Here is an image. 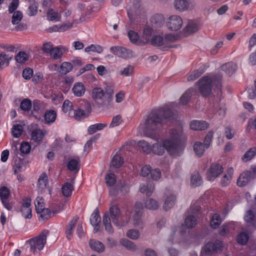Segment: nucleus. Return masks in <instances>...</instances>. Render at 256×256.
Returning <instances> with one entry per match:
<instances>
[{
    "instance_id": "43",
    "label": "nucleus",
    "mask_w": 256,
    "mask_h": 256,
    "mask_svg": "<svg viewBox=\"0 0 256 256\" xmlns=\"http://www.w3.org/2000/svg\"><path fill=\"white\" fill-rule=\"evenodd\" d=\"M154 30L150 26H146L144 27L143 30L142 38H144L146 42L150 40V38Z\"/></svg>"
},
{
    "instance_id": "27",
    "label": "nucleus",
    "mask_w": 256,
    "mask_h": 256,
    "mask_svg": "<svg viewBox=\"0 0 256 256\" xmlns=\"http://www.w3.org/2000/svg\"><path fill=\"white\" fill-rule=\"evenodd\" d=\"M74 94L76 96H81L84 94L86 88L82 82H76L72 89Z\"/></svg>"
},
{
    "instance_id": "46",
    "label": "nucleus",
    "mask_w": 256,
    "mask_h": 256,
    "mask_svg": "<svg viewBox=\"0 0 256 256\" xmlns=\"http://www.w3.org/2000/svg\"><path fill=\"white\" fill-rule=\"evenodd\" d=\"M13 14L12 18V22L13 24H18L22 18L23 14L20 10H17L12 12Z\"/></svg>"
},
{
    "instance_id": "61",
    "label": "nucleus",
    "mask_w": 256,
    "mask_h": 256,
    "mask_svg": "<svg viewBox=\"0 0 256 256\" xmlns=\"http://www.w3.org/2000/svg\"><path fill=\"white\" fill-rule=\"evenodd\" d=\"M122 122V116L120 115H116L112 118V121L109 126L110 128H114L119 126Z\"/></svg>"
},
{
    "instance_id": "42",
    "label": "nucleus",
    "mask_w": 256,
    "mask_h": 256,
    "mask_svg": "<svg viewBox=\"0 0 256 256\" xmlns=\"http://www.w3.org/2000/svg\"><path fill=\"white\" fill-rule=\"evenodd\" d=\"M138 145L145 153L150 154L152 151L151 146L148 142L144 140H140L138 143Z\"/></svg>"
},
{
    "instance_id": "33",
    "label": "nucleus",
    "mask_w": 256,
    "mask_h": 256,
    "mask_svg": "<svg viewBox=\"0 0 256 256\" xmlns=\"http://www.w3.org/2000/svg\"><path fill=\"white\" fill-rule=\"evenodd\" d=\"M194 92V90L193 88H190L186 91L180 98V103L182 105L186 104L190 100Z\"/></svg>"
},
{
    "instance_id": "49",
    "label": "nucleus",
    "mask_w": 256,
    "mask_h": 256,
    "mask_svg": "<svg viewBox=\"0 0 256 256\" xmlns=\"http://www.w3.org/2000/svg\"><path fill=\"white\" fill-rule=\"evenodd\" d=\"M100 217L98 210H95L94 212L92 214L90 222L92 225H96L100 224Z\"/></svg>"
},
{
    "instance_id": "9",
    "label": "nucleus",
    "mask_w": 256,
    "mask_h": 256,
    "mask_svg": "<svg viewBox=\"0 0 256 256\" xmlns=\"http://www.w3.org/2000/svg\"><path fill=\"white\" fill-rule=\"evenodd\" d=\"M223 172L222 166L218 164H212L206 174L207 179L209 181L214 180Z\"/></svg>"
},
{
    "instance_id": "34",
    "label": "nucleus",
    "mask_w": 256,
    "mask_h": 256,
    "mask_svg": "<svg viewBox=\"0 0 256 256\" xmlns=\"http://www.w3.org/2000/svg\"><path fill=\"white\" fill-rule=\"evenodd\" d=\"M206 148L204 144L200 142H196L194 145V150L196 154L198 157L203 156Z\"/></svg>"
},
{
    "instance_id": "58",
    "label": "nucleus",
    "mask_w": 256,
    "mask_h": 256,
    "mask_svg": "<svg viewBox=\"0 0 256 256\" xmlns=\"http://www.w3.org/2000/svg\"><path fill=\"white\" fill-rule=\"evenodd\" d=\"M20 107L24 111H28L32 108L31 100L28 98L24 99L20 103Z\"/></svg>"
},
{
    "instance_id": "8",
    "label": "nucleus",
    "mask_w": 256,
    "mask_h": 256,
    "mask_svg": "<svg viewBox=\"0 0 256 256\" xmlns=\"http://www.w3.org/2000/svg\"><path fill=\"white\" fill-rule=\"evenodd\" d=\"M183 20L182 18L178 15H172L170 16L166 22L168 28L172 31L179 30L182 26Z\"/></svg>"
},
{
    "instance_id": "56",
    "label": "nucleus",
    "mask_w": 256,
    "mask_h": 256,
    "mask_svg": "<svg viewBox=\"0 0 256 256\" xmlns=\"http://www.w3.org/2000/svg\"><path fill=\"white\" fill-rule=\"evenodd\" d=\"M126 236L132 240H138L140 236V232L136 229H130L128 230Z\"/></svg>"
},
{
    "instance_id": "16",
    "label": "nucleus",
    "mask_w": 256,
    "mask_h": 256,
    "mask_svg": "<svg viewBox=\"0 0 256 256\" xmlns=\"http://www.w3.org/2000/svg\"><path fill=\"white\" fill-rule=\"evenodd\" d=\"M252 174V172L250 171L246 170L240 176L237 180L238 186H246L250 180Z\"/></svg>"
},
{
    "instance_id": "50",
    "label": "nucleus",
    "mask_w": 256,
    "mask_h": 256,
    "mask_svg": "<svg viewBox=\"0 0 256 256\" xmlns=\"http://www.w3.org/2000/svg\"><path fill=\"white\" fill-rule=\"evenodd\" d=\"M49 54L50 57L54 60H58L62 57V53L58 46L54 47Z\"/></svg>"
},
{
    "instance_id": "13",
    "label": "nucleus",
    "mask_w": 256,
    "mask_h": 256,
    "mask_svg": "<svg viewBox=\"0 0 256 256\" xmlns=\"http://www.w3.org/2000/svg\"><path fill=\"white\" fill-rule=\"evenodd\" d=\"M92 96L96 100L102 102L106 100V96L104 90L100 87L94 88L92 91Z\"/></svg>"
},
{
    "instance_id": "28",
    "label": "nucleus",
    "mask_w": 256,
    "mask_h": 256,
    "mask_svg": "<svg viewBox=\"0 0 256 256\" xmlns=\"http://www.w3.org/2000/svg\"><path fill=\"white\" fill-rule=\"evenodd\" d=\"M221 68L226 74L231 75L236 70L237 66L234 62H230L222 65Z\"/></svg>"
},
{
    "instance_id": "57",
    "label": "nucleus",
    "mask_w": 256,
    "mask_h": 256,
    "mask_svg": "<svg viewBox=\"0 0 256 256\" xmlns=\"http://www.w3.org/2000/svg\"><path fill=\"white\" fill-rule=\"evenodd\" d=\"M36 211L42 210L44 208V200L42 197L38 196L34 202Z\"/></svg>"
},
{
    "instance_id": "11",
    "label": "nucleus",
    "mask_w": 256,
    "mask_h": 256,
    "mask_svg": "<svg viewBox=\"0 0 256 256\" xmlns=\"http://www.w3.org/2000/svg\"><path fill=\"white\" fill-rule=\"evenodd\" d=\"M222 247V242L220 240H217L215 242H208L206 243L204 250L206 254L210 255L214 252L221 250Z\"/></svg>"
},
{
    "instance_id": "44",
    "label": "nucleus",
    "mask_w": 256,
    "mask_h": 256,
    "mask_svg": "<svg viewBox=\"0 0 256 256\" xmlns=\"http://www.w3.org/2000/svg\"><path fill=\"white\" fill-rule=\"evenodd\" d=\"M152 45L155 46H160L164 44V42L163 38L158 35L154 36L152 37L150 40Z\"/></svg>"
},
{
    "instance_id": "41",
    "label": "nucleus",
    "mask_w": 256,
    "mask_h": 256,
    "mask_svg": "<svg viewBox=\"0 0 256 256\" xmlns=\"http://www.w3.org/2000/svg\"><path fill=\"white\" fill-rule=\"evenodd\" d=\"M222 222V220L220 218L219 214H214L212 217L210 224L212 228L216 229L219 226Z\"/></svg>"
},
{
    "instance_id": "54",
    "label": "nucleus",
    "mask_w": 256,
    "mask_h": 256,
    "mask_svg": "<svg viewBox=\"0 0 256 256\" xmlns=\"http://www.w3.org/2000/svg\"><path fill=\"white\" fill-rule=\"evenodd\" d=\"M36 212L40 214V218L42 220H48L50 215V210L48 208H44L42 210L36 211Z\"/></svg>"
},
{
    "instance_id": "53",
    "label": "nucleus",
    "mask_w": 256,
    "mask_h": 256,
    "mask_svg": "<svg viewBox=\"0 0 256 256\" xmlns=\"http://www.w3.org/2000/svg\"><path fill=\"white\" fill-rule=\"evenodd\" d=\"M28 59V54L24 52H19L15 56L16 60L20 64L24 63Z\"/></svg>"
},
{
    "instance_id": "35",
    "label": "nucleus",
    "mask_w": 256,
    "mask_h": 256,
    "mask_svg": "<svg viewBox=\"0 0 256 256\" xmlns=\"http://www.w3.org/2000/svg\"><path fill=\"white\" fill-rule=\"evenodd\" d=\"M107 126L106 123H98L91 125L88 128V133L90 134H92L98 130H103L104 128H106Z\"/></svg>"
},
{
    "instance_id": "55",
    "label": "nucleus",
    "mask_w": 256,
    "mask_h": 256,
    "mask_svg": "<svg viewBox=\"0 0 256 256\" xmlns=\"http://www.w3.org/2000/svg\"><path fill=\"white\" fill-rule=\"evenodd\" d=\"M105 180L107 186H114L116 182L114 174L112 172L108 174L106 176Z\"/></svg>"
},
{
    "instance_id": "12",
    "label": "nucleus",
    "mask_w": 256,
    "mask_h": 256,
    "mask_svg": "<svg viewBox=\"0 0 256 256\" xmlns=\"http://www.w3.org/2000/svg\"><path fill=\"white\" fill-rule=\"evenodd\" d=\"M199 28L198 24L190 22L182 30V34L184 36H188L190 34L195 33Z\"/></svg>"
},
{
    "instance_id": "45",
    "label": "nucleus",
    "mask_w": 256,
    "mask_h": 256,
    "mask_svg": "<svg viewBox=\"0 0 256 256\" xmlns=\"http://www.w3.org/2000/svg\"><path fill=\"white\" fill-rule=\"evenodd\" d=\"M256 154V148L253 147L248 150L244 155L242 159L243 161L248 162Z\"/></svg>"
},
{
    "instance_id": "4",
    "label": "nucleus",
    "mask_w": 256,
    "mask_h": 256,
    "mask_svg": "<svg viewBox=\"0 0 256 256\" xmlns=\"http://www.w3.org/2000/svg\"><path fill=\"white\" fill-rule=\"evenodd\" d=\"M222 76H204L198 82L200 92L202 96L206 97L209 96L212 91V88L214 87L218 90H221Z\"/></svg>"
},
{
    "instance_id": "47",
    "label": "nucleus",
    "mask_w": 256,
    "mask_h": 256,
    "mask_svg": "<svg viewBox=\"0 0 256 256\" xmlns=\"http://www.w3.org/2000/svg\"><path fill=\"white\" fill-rule=\"evenodd\" d=\"M23 131L22 126L20 124H14L12 128V132L14 137L19 138Z\"/></svg>"
},
{
    "instance_id": "17",
    "label": "nucleus",
    "mask_w": 256,
    "mask_h": 256,
    "mask_svg": "<svg viewBox=\"0 0 256 256\" xmlns=\"http://www.w3.org/2000/svg\"><path fill=\"white\" fill-rule=\"evenodd\" d=\"M152 26L158 28L161 27L164 22V18L161 14H155L153 15L150 20Z\"/></svg>"
},
{
    "instance_id": "7",
    "label": "nucleus",
    "mask_w": 256,
    "mask_h": 256,
    "mask_svg": "<svg viewBox=\"0 0 256 256\" xmlns=\"http://www.w3.org/2000/svg\"><path fill=\"white\" fill-rule=\"evenodd\" d=\"M142 205L140 202H136L134 206V214L132 217V224L140 228H144V222L142 219Z\"/></svg>"
},
{
    "instance_id": "1",
    "label": "nucleus",
    "mask_w": 256,
    "mask_h": 256,
    "mask_svg": "<svg viewBox=\"0 0 256 256\" xmlns=\"http://www.w3.org/2000/svg\"><path fill=\"white\" fill-rule=\"evenodd\" d=\"M173 116L172 109L168 106L152 110L148 116L142 126L144 134L146 136L152 137L151 132L156 130L161 126L163 119L170 120Z\"/></svg>"
},
{
    "instance_id": "6",
    "label": "nucleus",
    "mask_w": 256,
    "mask_h": 256,
    "mask_svg": "<svg viewBox=\"0 0 256 256\" xmlns=\"http://www.w3.org/2000/svg\"><path fill=\"white\" fill-rule=\"evenodd\" d=\"M173 5L176 10L183 12L194 8L196 4L193 0H174Z\"/></svg>"
},
{
    "instance_id": "64",
    "label": "nucleus",
    "mask_w": 256,
    "mask_h": 256,
    "mask_svg": "<svg viewBox=\"0 0 256 256\" xmlns=\"http://www.w3.org/2000/svg\"><path fill=\"white\" fill-rule=\"evenodd\" d=\"M152 178L154 180H160L162 176L161 171L158 168H156L152 170L150 173Z\"/></svg>"
},
{
    "instance_id": "23",
    "label": "nucleus",
    "mask_w": 256,
    "mask_h": 256,
    "mask_svg": "<svg viewBox=\"0 0 256 256\" xmlns=\"http://www.w3.org/2000/svg\"><path fill=\"white\" fill-rule=\"evenodd\" d=\"M48 183V176L45 172H43L40 176L38 182V187L40 192H42L46 188Z\"/></svg>"
},
{
    "instance_id": "24",
    "label": "nucleus",
    "mask_w": 256,
    "mask_h": 256,
    "mask_svg": "<svg viewBox=\"0 0 256 256\" xmlns=\"http://www.w3.org/2000/svg\"><path fill=\"white\" fill-rule=\"evenodd\" d=\"M176 201V197L173 194H170L166 196V200L164 202L163 208L165 210H168L172 208L174 205Z\"/></svg>"
},
{
    "instance_id": "15",
    "label": "nucleus",
    "mask_w": 256,
    "mask_h": 256,
    "mask_svg": "<svg viewBox=\"0 0 256 256\" xmlns=\"http://www.w3.org/2000/svg\"><path fill=\"white\" fill-rule=\"evenodd\" d=\"M47 132L46 130L35 129L32 131L31 140L34 142H39L42 140Z\"/></svg>"
},
{
    "instance_id": "38",
    "label": "nucleus",
    "mask_w": 256,
    "mask_h": 256,
    "mask_svg": "<svg viewBox=\"0 0 256 256\" xmlns=\"http://www.w3.org/2000/svg\"><path fill=\"white\" fill-rule=\"evenodd\" d=\"M12 57L13 56L12 54H6L4 53H1L0 54V68L4 66H8Z\"/></svg>"
},
{
    "instance_id": "36",
    "label": "nucleus",
    "mask_w": 256,
    "mask_h": 256,
    "mask_svg": "<svg viewBox=\"0 0 256 256\" xmlns=\"http://www.w3.org/2000/svg\"><path fill=\"white\" fill-rule=\"evenodd\" d=\"M184 224L186 228H192L197 224V220L194 216L190 214L185 218Z\"/></svg>"
},
{
    "instance_id": "51",
    "label": "nucleus",
    "mask_w": 256,
    "mask_h": 256,
    "mask_svg": "<svg viewBox=\"0 0 256 256\" xmlns=\"http://www.w3.org/2000/svg\"><path fill=\"white\" fill-rule=\"evenodd\" d=\"M79 161L75 159L70 160L68 164V168L70 171H78L79 168Z\"/></svg>"
},
{
    "instance_id": "37",
    "label": "nucleus",
    "mask_w": 256,
    "mask_h": 256,
    "mask_svg": "<svg viewBox=\"0 0 256 256\" xmlns=\"http://www.w3.org/2000/svg\"><path fill=\"white\" fill-rule=\"evenodd\" d=\"M202 182L199 173L194 172L192 174L190 183L192 186L196 187L202 184Z\"/></svg>"
},
{
    "instance_id": "31",
    "label": "nucleus",
    "mask_w": 256,
    "mask_h": 256,
    "mask_svg": "<svg viewBox=\"0 0 256 256\" xmlns=\"http://www.w3.org/2000/svg\"><path fill=\"white\" fill-rule=\"evenodd\" d=\"M56 112L54 110H48L46 111L44 115V118L46 123L50 124L54 122L56 118Z\"/></svg>"
},
{
    "instance_id": "63",
    "label": "nucleus",
    "mask_w": 256,
    "mask_h": 256,
    "mask_svg": "<svg viewBox=\"0 0 256 256\" xmlns=\"http://www.w3.org/2000/svg\"><path fill=\"white\" fill-rule=\"evenodd\" d=\"M128 35L131 42L134 44L138 42L139 39V36L137 32L133 30H130L128 33Z\"/></svg>"
},
{
    "instance_id": "40",
    "label": "nucleus",
    "mask_w": 256,
    "mask_h": 256,
    "mask_svg": "<svg viewBox=\"0 0 256 256\" xmlns=\"http://www.w3.org/2000/svg\"><path fill=\"white\" fill-rule=\"evenodd\" d=\"M123 160L118 154H116L113 157L110 164V168H118L120 167L123 164Z\"/></svg>"
},
{
    "instance_id": "10",
    "label": "nucleus",
    "mask_w": 256,
    "mask_h": 256,
    "mask_svg": "<svg viewBox=\"0 0 256 256\" xmlns=\"http://www.w3.org/2000/svg\"><path fill=\"white\" fill-rule=\"evenodd\" d=\"M110 51L118 57L126 58L133 54L132 51L121 46H112L110 48Z\"/></svg>"
},
{
    "instance_id": "3",
    "label": "nucleus",
    "mask_w": 256,
    "mask_h": 256,
    "mask_svg": "<svg viewBox=\"0 0 256 256\" xmlns=\"http://www.w3.org/2000/svg\"><path fill=\"white\" fill-rule=\"evenodd\" d=\"M170 138L164 140L168 152L172 156L176 157L181 155L184 146L180 142L182 136V130L181 128L172 130L170 133Z\"/></svg>"
},
{
    "instance_id": "62",
    "label": "nucleus",
    "mask_w": 256,
    "mask_h": 256,
    "mask_svg": "<svg viewBox=\"0 0 256 256\" xmlns=\"http://www.w3.org/2000/svg\"><path fill=\"white\" fill-rule=\"evenodd\" d=\"M134 67L130 65L128 66L122 70L120 72V74L125 76H128L132 74Z\"/></svg>"
},
{
    "instance_id": "20",
    "label": "nucleus",
    "mask_w": 256,
    "mask_h": 256,
    "mask_svg": "<svg viewBox=\"0 0 256 256\" xmlns=\"http://www.w3.org/2000/svg\"><path fill=\"white\" fill-rule=\"evenodd\" d=\"M56 68H58V71L60 75H64L70 72L72 68V64L70 62H64L62 64L60 68H58L57 64L54 66Z\"/></svg>"
},
{
    "instance_id": "59",
    "label": "nucleus",
    "mask_w": 256,
    "mask_h": 256,
    "mask_svg": "<svg viewBox=\"0 0 256 256\" xmlns=\"http://www.w3.org/2000/svg\"><path fill=\"white\" fill-rule=\"evenodd\" d=\"M248 240V235L244 232H241L238 236L237 242L238 244L245 245Z\"/></svg>"
},
{
    "instance_id": "19",
    "label": "nucleus",
    "mask_w": 256,
    "mask_h": 256,
    "mask_svg": "<svg viewBox=\"0 0 256 256\" xmlns=\"http://www.w3.org/2000/svg\"><path fill=\"white\" fill-rule=\"evenodd\" d=\"M48 20L51 22H61L62 16L60 13L55 11L54 9L50 8L46 12Z\"/></svg>"
},
{
    "instance_id": "30",
    "label": "nucleus",
    "mask_w": 256,
    "mask_h": 256,
    "mask_svg": "<svg viewBox=\"0 0 256 256\" xmlns=\"http://www.w3.org/2000/svg\"><path fill=\"white\" fill-rule=\"evenodd\" d=\"M165 150H166V146L164 145V140L162 144L156 143L152 145V152L156 154L162 155L165 152Z\"/></svg>"
},
{
    "instance_id": "5",
    "label": "nucleus",
    "mask_w": 256,
    "mask_h": 256,
    "mask_svg": "<svg viewBox=\"0 0 256 256\" xmlns=\"http://www.w3.org/2000/svg\"><path fill=\"white\" fill-rule=\"evenodd\" d=\"M48 230H44L38 236L28 240L26 242L30 246V250L34 253L38 250L43 249L46 242Z\"/></svg>"
},
{
    "instance_id": "26",
    "label": "nucleus",
    "mask_w": 256,
    "mask_h": 256,
    "mask_svg": "<svg viewBox=\"0 0 256 256\" xmlns=\"http://www.w3.org/2000/svg\"><path fill=\"white\" fill-rule=\"evenodd\" d=\"M78 220V218L74 217L68 222L66 230L67 238L70 239L72 238V231L75 228L76 224L77 223Z\"/></svg>"
},
{
    "instance_id": "2",
    "label": "nucleus",
    "mask_w": 256,
    "mask_h": 256,
    "mask_svg": "<svg viewBox=\"0 0 256 256\" xmlns=\"http://www.w3.org/2000/svg\"><path fill=\"white\" fill-rule=\"evenodd\" d=\"M110 214L106 212L102 217V224L105 230L110 234L114 232V230L111 224V220L117 227L120 228L126 226L128 222V220L124 218L122 216L121 212L118 206L114 205L110 208Z\"/></svg>"
},
{
    "instance_id": "21",
    "label": "nucleus",
    "mask_w": 256,
    "mask_h": 256,
    "mask_svg": "<svg viewBox=\"0 0 256 256\" xmlns=\"http://www.w3.org/2000/svg\"><path fill=\"white\" fill-rule=\"evenodd\" d=\"M89 245L90 248L100 253L104 250V246L100 242L92 239L89 242Z\"/></svg>"
},
{
    "instance_id": "32",
    "label": "nucleus",
    "mask_w": 256,
    "mask_h": 256,
    "mask_svg": "<svg viewBox=\"0 0 256 256\" xmlns=\"http://www.w3.org/2000/svg\"><path fill=\"white\" fill-rule=\"evenodd\" d=\"M120 242V244L132 252H136L138 250L137 246L132 242L126 238L121 239Z\"/></svg>"
},
{
    "instance_id": "60",
    "label": "nucleus",
    "mask_w": 256,
    "mask_h": 256,
    "mask_svg": "<svg viewBox=\"0 0 256 256\" xmlns=\"http://www.w3.org/2000/svg\"><path fill=\"white\" fill-rule=\"evenodd\" d=\"M10 195V190L6 186H3L0 188V197L2 200H8Z\"/></svg>"
},
{
    "instance_id": "14",
    "label": "nucleus",
    "mask_w": 256,
    "mask_h": 256,
    "mask_svg": "<svg viewBox=\"0 0 256 256\" xmlns=\"http://www.w3.org/2000/svg\"><path fill=\"white\" fill-rule=\"evenodd\" d=\"M73 26L72 23L66 24H56L50 27L48 30L50 32H64L71 28Z\"/></svg>"
},
{
    "instance_id": "39",
    "label": "nucleus",
    "mask_w": 256,
    "mask_h": 256,
    "mask_svg": "<svg viewBox=\"0 0 256 256\" xmlns=\"http://www.w3.org/2000/svg\"><path fill=\"white\" fill-rule=\"evenodd\" d=\"M158 206V202L152 198H148L144 203V207L150 210H156Z\"/></svg>"
},
{
    "instance_id": "48",
    "label": "nucleus",
    "mask_w": 256,
    "mask_h": 256,
    "mask_svg": "<svg viewBox=\"0 0 256 256\" xmlns=\"http://www.w3.org/2000/svg\"><path fill=\"white\" fill-rule=\"evenodd\" d=\"M38 4L34 2L28 8L26 11L27 14L30 16L36 15L38 10Z\"/></svg>"
},
{
    "instance_id": "25",
    "label": "nucleus",
    "mask_w": 256,
    "mask_h": 256,
    "mask_svg": "<svg viewBox=\"0 0 256 256\" xmlns=\"http://www.w3.org/2000/svg\"><path fill=\"white\" fill-rule=\"evenodd\" d=\"M154 189L153 182H148L146 184H142L140 186V192L142 193H146L147 196H150Z\"/></svg>"
},
{
    "instance_id": "52",
    "label": "nucleus",
    "mask_w": 256,
    "mask_h": 256,
    "mask_svg": "<svg viewBox=\"0 0 256 256\" xmlns=\"http://www.w3.org/2000/svg\"><path fill=\"white\" fill-rule=\"evenodd\" d=\"M204 72V70L203 68H200L194 70L188 76L187 80L188 81L194 80L200 76Z\"/></svg>"
},
{
    "instance_id": "29",
    "label": "nucleus",
    "mask_w": 256,
    "mask_h": 256,
    "mask_svg": "<svg viewBox=\"0 0 256 256\" xmlns=\"http://www.w3.org/2000/svg\"><path fill=\"white\" fill-rule=\"evenodd\" d=\"M90 113V110L86 111L82 108H78L74 111V118L80 120L88 117Z\"/></svg>"
},
{
    "instance_id": "22",
    "label": "nucleus",
    "mask_w": 256,
    "mask_h": 256,
    "mask_svg": "<svg viewBox=\"0 0 256 256\" xmlns=\"http://www.w3.org/2000/svg\"><path fill=\"white\" fill-rule=\"evenodd\" d=\"M74 178L71 180V182H66L62 186V192L64 196L68 197L74 190Z\"/></svg>"
},
{
    "instance_id": "18",
    "label": "nucleus",
    "mask_w": 256,
    "mask_h": 256,
    "mask_svg": "<svg viewBox=\"0 0 256 256\" xmlns=\"http://www.w3.org/2000/svg\"><path fill=\"white\" fill-rule=\"evenodd\" d=\"M190 126L194 130H202L208 128V124L205 121L194 120L191 122Z\"/></svg>"
}]
</instances>
